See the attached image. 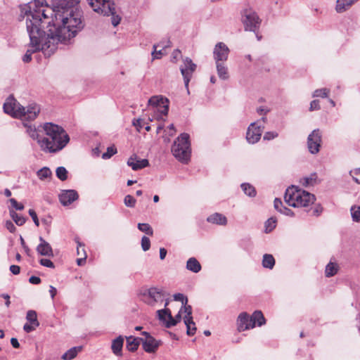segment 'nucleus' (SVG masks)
Masks as SVG:
<instances>
[{
  "instance_id": "43",
  "label": "nucleus",
  "mask_w": 360,
  "mask_h": 360,
  "mask_svg": "<svg viewBox=\"0 0 360 360\" xmlns=\"http://www.w3.org/2000/svg\"><path fill=\"white\" fill-rule=\"evenodd\" d=\"M136 199L131 195H127L124 199V205L128 207H134L136 205Z\"/></svg>"
},
{
  "instance_id": "1",
  "label": "nucleus",
  "mask_w": 360,
  "mask_h": 360,
  "mask_svg": "<svg viewBox=\"0 0 360 360\" xmlns=\"http://www.w3.org/2000/svg\"><path fill=\"white\" fill-rule=\"evenodd\" d=\"M44 0H34L20 8V18L25 20L30 37L24 63L32 60V55L41 51L50 57L58 44H67L84 26L79 0H54L52 6Z\"/></svg>"
},
{
  "instance_id": "54",
  "label": "nucleus",
  "mask_w": 360,
  "mask_h": 360,
  "mask_svg": "<svg viewBox=\"0 0 360 360\" xmlns=\"http://www.w3.org/2000/svg\"><path fill=\"white\" fill-rule=\"evenodd\" d=\"M38 326H35L33 324L30 323H25L23 326V329L26 333H30L36 329Z\"/></svg>"
},
{
  "instance_id": "17",
  "label": "nucleus",
  "mask_w": 360,
  "mask_h": 360,
  "mask_svg": "<svg viewBox=\"0 0 360 360\" xmlns=\"http://www.w3.org/2000/svg\"><path fill=\"white\" fill-rule=\"evenodd\" d=\"M127 165L131 167L134 171L145 168L149 165L147 159H137L136 155H131L127 160Z\"/></svg>"
},
{
  "instance_id": "48",
  "label": "nucleus",
  "mask_w": 360,
  "mask_h": 360,
  "mask_svg": "<svg viewBox=\"0 0 360 360\" xmlns=\"http://www.w3.org/2000/svg\"><path fill=\"white\" fill-rule=\"evenodd\" d=\"M9 202H11L13 207L17 210H22L24 209V205L18 202V201L14 198H10Z\"/></svg>"
},
{
  "instance_id": "12",
  "label": "nucleus",
  "mask_w": 360,
  "mask_h": 360,
  "mask_svg": "<svg viewBox=\"0 0 360 360\" xmlns=\"http://www.w3.org/2000/svg\"><path fill=\"white\" fill-rule=\"evenodd\" d=\"M230 50L224 42H218L213 49V58L215 63L226 62L228 59Z\"/></svg>"
},
{
  "instance_id": "28",
  "label": "nucleus",
  "mask_w": 360,
  "mask_h": 360,
  "mask_svg": "<svg viewBox=\"0 0 360 360\" xmlns=\"http://www.w3.org/2000/svg\"><path fill=\"white\" fill-rule=\"evenodd\" d=\"M169 44H170V41H167L165 44V42H161L158 45H153L154 51L152 53L153 58H160L162 55L163 54L162 50H159V51L156 50L158 46L162 47V49H164L167 48V46H170Z\"/></svg>"
},
{
  "instance_id": "27",
  "label": "nucleus",
  "mask_w": 360,
  "mask_h": 360,
  "mask_svg": "<svg viewBox=\"0 0 360 360\" xmlns=\"http://www.w3.org/2000/svg\"><path fill=\"white\" fill-rule=\"evenodd\" d=\"M275 264V259L271 255L265 254L263 256L262 265L266 269H271Z\"/></svg>"
},
{
  "instance_id": "6",
  "label": "nucleus",
  "mask_w": 360,
  "mask_h": 360,
  "mask_svg": "<svg viewBox=\"0 0 360 360\" xmlns=\"http://www.w3.org/2000/svg\"><path fill=\"white\" fill-rule=\"evenodd\" d=\"M172 153L181 162H188L191 156V143L188 134L182 133L178 136L172 146Z\"/></svg>"
},
{
  "instance_id": "35",
  "label": "nucleus",
  "mask_w": 360,
  "mask_h": 360,
  "mask_svg": "<svg viewBox=\"0 0 360 360\" xmlns=\"http://www.w3.org/2000/svg\"><path fill=\"white\" fill-rule=\"evenodd\" d=\"M37 174L39 179L45 180L51 176L52 172L49 167H44L38 170Z\"/></svg>"
},
{
  "instance_id": "40",
  "label": "nucleus",
  "mask_w": 360,
  "mask_h": 360,
  "mask_svg": "<svg viewBox=\"0 0 360 360\" xmlns=\"http://www.w3.org/2000/svg\"><path fill=\"white\" fill-rule=\"evenodd\" d=\"M330 93V89L327 88H322L316 89L313 93V97H321V98H327Z\"/></svg>"
},
{
  "instance_id": "22",
  "label": "nucleus",
  "mask_w": 360,
  "mask_h": 360,
  "mask_svg": "<svg viewBox=\"0 0 360 360\" xmlns=\"http://www.w3.org/2000/svg\"><path fill=\"white\" fill-rule=\"evenodd\" d=\"M217 72L219 77L222 80H226L229 79V71L228 68L225 65V62L215 63Z\"/></svg>"
},
{
  "instance_id": "47",
  "label": "nucleus",
  "mask_w": 360,
  "mask_h": 360,
  "mask_svg": "<svg viewBox=\"0 0 360 360\" xmlns=\"http://www.w3.org/2000/svg\"><path fill=\"white\" fill-rule=\"evenodd\" d=\"M183 308H184V312L186 314V315L184 318V320L190 319V318H191V319H193L191 306L186 304V305H183Z\"/></svg>"
},
{
  "instance_id": "62",
  "label": "nucleus",
  "mask_w": 360,
  "mask_h": 360,
  "mask_svg": "<svg viewBox=\"0 0 360 360\" xmlns=\"http://www.w3.org/2000/svg\"><path fill=\"white\" fill-rule=\"evenodd\" d=\"M11 344L12 345V346L14 348H19V347H20V344L18 342V340L16 338H12L11 339Z\"/></svg>"
},
{
  "instance_id": "33",
  "label": "nucleus",
  "mask_w": 360,
  "mask_h": 360,
  "mask_svg": "<svg viewBox=\"0 0 360 360\" xmlns=\"http://www.w3.org/2000/svg\"><path fill=\"white\" fill-rule=\"evenodd\" d=\"M277 219L275 217H270L264 224L265 233H268L272 231L276 226Z\"/></svg>"
},
{
  "instance_id": "59",
  "label": "nucleus",
  "mask_w": 360,
  "mask_h": 360,
  "mask_svg": "<svg viewBox=\"0 0 360 360\" xmlns=\"http://www.w3.org/2000/svg\"><path fill=\"white\" fill-rule=\"evenodd\" d=\"M82 251H83L84 257L79 258L77 259V263L79 266H82L86 261V252H85L84 248L82 249Z\"/></svg>"
},
{
  "instance_id": "7",
  "label": "nucleus",
  "mask_w": 360,
  "mask_h": 360,
  "mask_svg": "<svg viewBox=\"0 0 360 360\" xmlns=\"http://www.w3.org/2000/svg\"><path fill=\"white\" fill-rule=\"evenodd\" d=\"M165 292L157 288H150L141 291V300L150 306H155L158 302H162L166 297Z\"/></svg>"
},
{
  "instance_id": "42",
  "label": "nucleus",
  "mask_w": 360,
  "mask_h": 360,
  "mask_svg": "<svg viewBox=\"0 0 360 360\" xmlns=\"http://www.w3.org/2000/svg\"><path fill=\"white\" fill-rule=\"evenodd\" d=\"M115 153H117V148L113 146H109L107 148V151L103 153L102 158L104 160L109 159Z\"/></svg>"
},
{
  "instance_id": "32",
  "label": "nucleus",
  "mask_w": 360,
  "mask_h": 360,
  "mask_svg": "<svg viewBox=\"0 0 360 360\" xmlns=\"http://www.w3.org/2000/svg\"><path fill=\"white\" fill-rule=\"evenodd\" d=\"M26 319L29 323L34 325L35 326H39V322L37 320V312L34 310L27 311V315H26Z\"/></svg>"
},
{
  "instance_id": "44",
  "label": "nucleus",
  "mask_w": 360,
  "mask_h": 360,
  "mask_svg": "<svg viewBox=\"0 0 360 360\" xmlns=\"http://www.w3.org/2000/svg\"><path fill=\"white\" fill-rule=\"evenodd\" d=\"M349 174L352 176L353 180L356 183L360 184V167L354 170H351L349 172Z\"/></svg>"
},
{
  "instance_id": "34",
  "label": "nucleus",
  "mask_w": 360,
  "mask_h": 360,
  "mask_svg": "<svg viewBox=\"0 0 360 360\" xmlns=\"http://www.w3.org/2000/svg\"><path fill=\"white\" fill-rule=\"evenodd\" d=\"M10 215L18 226H22L26 221L25 217L19 215L13 210H10Z\"/></svg>"
},
{
  "instance_id": "4",
  "label": "nucleus",
  "mask_w": 360,
  "mask_h": 360,
  "mask_svg": "<svg viewBox=\"0 0 360 360\" xmlns=\"http://www.w3.org/2000/svg\"><path fill=\"white\" fill-rule=\"evenodd\" d=\"M285 202L291 207H307L314 202L316 197L306 191L292 186L288 187L284 195Z\"/></svg>"
},
{
  "instance_id": "52",
  "label": "nucleus",
  "mask_w": 360,
  "mask_h": 360,
  "mask_svg": "<svg viewBox=\"0 0 360 360\" xmlns=\"http://www.w3.org/2000/svg\"><path fill=\"white\" fill-rule=\"evenodd\" d=\"M39 263L45 267L54 268L53 263L49 259H41Z\"/></svg>"
},
{
  "instance_id": "30",
  "label": "nucleus",
  "mask_w": 360,
  "mask_h": 360,
  "mask_svg": "<svg viewBox=\"0 0 360 360\" xmlns=\"http://www.w3.org/2000/svg\"><path fill=\"white\" fill-rule=\"evenodd\" d=\"M181 319V311L175 316V317H173L171 314H169V320L165 323L166 328H171L172 326H176L179 322H180Z\"/></svg>"
},
{
  "instance_id": "11",
  "label": "nucleus",
  "mask_w": 360,
  "mask_h": 360,
  "mask_svg": "<svg viewBox=\"0 0 360 360\" xmlns=\"http://www.w3.org/2000/svg\"><path fill=\"white\" fill-rule=\"evenodd\" d=\"M264 128V125H257V123H251L248 128L246 139L248 143L254 144L259 141Z\"/></svg>"
},
{
  "instance_id": "18",
  "label": "nucleus",
  "mask_w": 360,
  "mask_h": 360,
  "mask_svg": "<svg viewBox=\"0 0 360 360\" xmlns=\"http://www.w3.org/2000/svg\"><path fill=\"white\" fill-rule=\"evenodd\" d=\"M40 243L37 247V251L39 254L44 256H53V250L50 244L42 237H39Z\"/></svg>"
},
{
  "instance_id": "60",
  "label": "nucleus",
  "mask_w": 360,
  "mask_h": 360,
  "mask_svg": "<svg viewBox=\"0 0 360 360\" xmlns=\"http://www.w3.org/2000/svg\"><path fill=\"white\" fill-rule=\"evenodd\" d=\"M30 283L32 284H39L41 282V279L37 276H31L29 279Z\"/></svg>"
},
{
  "instance_id": "58",
  "label": "nucleus",
  "mask_w": 360,
  "mask_h": 360,
  "mask_svg": "<svg viewBox=\"0 0 360 360\" xmlns=\"http://www.w3.org/2000/svg\"><path fill=\"white\" fill-rule=\"evenodd\" d=\"M133 124L137 128L138 131H140V129L143 127L142 125V120L137 119L133 121Z\"/></svg>"
},
{
  "instance_id": "55",
  "label": "nucleus",
  "mask_w": 360,
  "mask_h": 360,
  "mask_svg": "<svg viewBox=\"0 0 360 360\" xmlns=\"http://www.w3.org/2000/svg\"><path fill=\"white\" fill-rule=\"evenodd\" d=\"M6 227L11 233H14L16 230L15 226L11 221H7L6 222Z\"/></svg>"
},
{
  "instance_id": "13",
  "label": "nucleus",
  "mask_w": 360,
  "mask_h": 360,
  "mask_svg": "<svg viewBox=\"0 0 360 360\" xmlns=\"http://www.w3.org/2000/svg\"><path fill=\"white\" fill-rule=\"evenodd\" d=\"M148 104L155 107L162 108L160 113L166 116L169 111V100L162 96H153L148 100Z\"/></svg>"
},
{
  "instance_id": "50",
  "label": "nucleus",
  "mask_w": 360,
  "mask_h": 360,
  "mask_svg": "<svg viewBox=\"0 0 360 360\" xmlns=\"http://www.w3.org/2000/svg\"><path fill=\"white\" fill-rule=\"evenodd\" d=\"M30 216L32 217L34 224L37 226H39V219L37 217V214L36 213V212L32 210V209H30L28 212Z\"/></svg>"
},
{
  "instance_id": "10",
  "label": "nucleus",
  "mask_w": 360,
  "mask_h": 360,
  "mask_svg": "<svg viewBox=\"0 0 360 360\" xmlns=\"http://www.w3.org/2000/svg\"><path fill=\"white\" fill-rule=\"evenodd\" d=\"M142 335L144 336V338H141V343L144 351L147 353H155L161 345V341L156 340L148 332L144 331Z\"/></svg>"
},
{
  "instance_id": "15",
  "label": "nucleus",
  "mask_w": 360,
  "mask_h": 360,
  "mask_svg": "<svg viewBox=\"0 0 360 360\" xmlns=\"http://www.w3.org/2000/svg\"><path fill=\"white\" fill-rule=\"evenodd\" d=\"M184 63L189 65V69L180 68L181 75L184 77L185 86L188 87L193 72L195 70L196 65L193 63L192 60L189 58H186L184 60Z\"/></svg>"
},
{
  "instance_id": "57",
  "label": "nucleus",
  "mask_w": 360,
  "mask_h": 360,
  "mask_svg": "<svg viewBox=\"0 0 360 360\" xmlns=\"http://www.w3.org/2000/svg\"><path fill=\"white\" fill-rule=\"evenodd\" d=\"M338 264L336 263L330 262L326 266L325 270H338Z\"/></svg>"
},
{
  "instance_id": "25",
  "label": "nucleus",
  "mask_w": 360,
  "mask_h": 360,
  "mask_svg": "<svg viewBox=\"0 0 360 360\" xmlns=\"http://www.w3.org/2000/svg\"><path fill=\"white\" fill-rule=\"evenodd\" d=\"M81 350L82 347H72L63 354L62 359L63 360H71L74 359Z\"/></svg>"
},
{
  "instance_id": "24",
  "label": "nucleus",
  "mask_w": 360,
  "mask_h": 360,
  "mask_svg": "<svg viewBox=\"0 0 360 360\" xmlns=\"http://www.w3.org/2000/svg\"><path fill=\"white\" fill-rule=\"evenodd\" d=\"M252 321L255 324V326H262L265 324L266 320L261 311H255L251 316Z\"/></svg>"
},
{
  "instance_id": "16",
  "label": "nucleus",
  "mask_w": 360,
  "mask_h": 360,
  "mask_svg": "<svg viewBox=\"0 0 360 360\" xmlns=\"http://www.w3.org/2000/svg\"><path fill=\"white\" fill-rule=\"evenodd\" d=\"M79 195L75 190H65L59 195V200L60 203L67 206L72 204L75 200L78 198Z\"/></svg>"
},
{
  "instance_id": "64",
  "label": "nucleus",
  "mask_w": 360,
  "mask_h": 360,
  "mask_svg": "<svg viewBox=\"0 0 360 360\" xmlns=\"http://www.w3.org/2000/svg\"><path fill=\"white\" fill-rule=\"evenodd\" d=\"M168 129H169L168 134L170 136H173L176 132V130H175V128H174V126L173 124H171L169 126Z\"/></svg>"
},
{
  "instance_id": "26",
  "label": "nucleus",
  "mask_w": 360,
  "mask_h": 360,
  "mask_svg": "<svg viewBox=\"0 0 360 360\" xmlns=\"http://www.w3.org/2000/svg\"><path fill=\"white\" fill-rule=\"evenodd\" d=\"M243 191L249 197L253 198L256 196L257 191L253 186L248 183H243L240 185Z\"/></svg>"
},
{
  "instance_id": "20",
  "label": "nucleus",
  "mask_w": 360,
  "mask_h": 360,
  "mask_svg": "<svg viewBox=\"0 0 360 360\" xmlns=\"http://www.w3.org/2000/svg\"><path fill=\"white\" fill-rule=\"evenodd\" d=\"M127 345L126 347L129 352H135L137 350L140 343L141 342V338H135L134 336L126 337Z\"/></svg>"
},
{
  "instance_id": "46",
  "label": "nucleus",
  "mask_w": 360,
  "mask_h": 360,
  "mask_svg": "<svg viewBox=\"0 0 360 360\" xmlns=\"http://www.w3.org/2000/svg\"><path fill=\"white\" fill-rule=\"evenodd\" d=\"M173 297L175 301L181 302L183 305H186L188 303V298L186 296H184L182 293L174 294Z\"/></svg>"
},
{
  "instance_id": "41",
  "label": "nucleus",
  "mask_w": 360,
  "mask_h": 360,
  "mask_svg": "<svg viewBox=\"0 0 360 360\" xmlns=\"http://www.w3.org/2000/svg\"><path fill=\"white\" fill-rule=\"evenodd\" d=\"M351 214L354 221H360V207L354 206L351 208Z\"/></svg>"
},
{
  "instance_id": "61",
  "label": "nucleus",
  "mask_w": 360,
  "mask_h": 360,
  "mask_svg": "<svg viewBox=\"0 0 360 360\" xmlns=\"http://www.w3.org/2000/svg\"><path fill=\"white\" fill-rule=\"evenodd\" d=\"M257 111L259 115H266L269 112V110L266 108L261 106L257 108Z\"/></svg>"
},
{
  "instance_id": "5",
  "label": "nucleus",
  "mask_w": 360,
  "mask_h": 360,
  "mask_svg": "<svg viewBox=\"0 0 360 360\" xmlns=\"http://www.w3.org/2000/svg\"><path fill=\"white\" fill-rule=\"evenodd\" d=\"M93 10L104 16L111 15L113 26L120 24L121 18L117 14L115 3L112 0H86Z\"/></svg>"
},
{
  "instance_id": "31",
  "label": "nucleus",
  "mask_w": 360,
  "mask_h": 360,
  "mask_svg": "<svg viewBox=\"0 0 360 360\" xmlns=\"http://www.w3.org/2000/svg\"><path fill=\"white\" fill-rule=\"evenodd\" d=\"M186 269L187 270H201V265L195 257H191L187 261Z\"/></svg>"
},
{
  "instance_id": "23",
  "label": "nucleus",
  "mask_w": 360,
  "mask_h": 360,
  "mask_svg": "<svg viewBox=\"0 0 360 360\" xmlns=\"http://www.w3.org/2000/svg\"><path fill=\"white\" fill-rule=\"evenodd\" d=\"M300 182L304 187L314 186L318 183L317 174L312 173L309 176H304L300 179Z\"/></svg>"
},
{
  "instance_id": "53",
  "label": "nucleus",
  "mask_w": 360,
  "mask_h": 360,
  "mask_svg": "<svg viewBox=\"0 0 360 360\" xmlns=\"http://www.w3.org/2000/svg\"><path fill=\"white\" fill-rule=\"evenodd\" d=\"M320 109L319 101L318 100H314L310 103L309 110H318Z\"/></svg>"
},
{
  "instance_id": "49",
  "label": "nucleus",
  "mask_w": 360,
  "mask_h": 360,
  "mask_svg": "<svg viewBox=\"0 0 360 360\" xmlns=\"http://www.w3.org/2000/svg\"><path fill=\"white\" fill-rule=\"evenodd\" d=\"M274 208L279 212H281L284 207L281 200L279 198H275L274 202Z\"/></svg>"
},
{
  "instance_id": "19",
  "label": "nucleus",
  "mask_w": 360,
  "mask_h": 360,
  "mask_svg": "<svg viewBox=\"0 0 360 360\" xmlns=\"http://www.w3.org/2000/svg\"><path fill=\"white\" fill-rule=\"evenodd\" d=\"M124 345V338L122 335L118 336L112 341L111 349L112 353L117 356L122 355V347Z\"/></svg>"
},
{
  "instance_id": "14",
  "label": "nucleus",
  "mask_w": 360,
  "mask_h": 360,
  "mask_svg": "<svg viewBox=\"0 0 360 360\" xmlns=\"http://www.w3.org/2000/svg\"><path fill=\"white\" fill-rule=\"evenodd\" d=\"M238 330L245 331L255 327V324L250 316L246 312H243L239 314L237 319Z\"/></svg>"
},
{
  "instance_id": "29",
  "label": "nucleus",
  "mask_w": 360,
  "mask_h": 360,
  "mask_svg": "<svg viewBox=\"0 0 360 360\" xmlns=\"http://www.w3.org/2000/svg\"><path fill=\"white\" fill-rule=\"evenodd\" d=\"M184 323L186 326V333L189 336L193 335L196 332L195 323L193 322V319H186L184 320Z\"/></svg>"
},
{
  "instance_id": "63",
  "label": "nucleus",
  "mask_w": 360,
  "mask_h": 360,
  "mask_svg": "<svg viewBox=\"0 0 360 360\" xmlns=\"http://www.w3.org/2000/svg\"><path fill=\"white\" fill-rule=\"evenodd\" d=\"M3 298L6 300L5 304L7 307H9L11 302H10V296L8 294H2L1 295Z\"/></svg>"
},
{
  "instance_id": "36",
  "label": "nucleus",
  "mask_w": 360,
  "mask_h": 360,
  "mask_svg": "<svg viewBox=\"0 0 360 360\" xmlns=\"http://www.w3.org/2000/svg\"><path fill=\"white\" fill-rule=\"evenodd\" d=\"M157 314L160 321H163L165 324L167 321L166 320V317L169 319V314H171V311L168 308H165L163 309L158 310Z\"/></svg>"
},
{
  "instance_id": "21",
  "label": "nucleus",
  "mask_w": 360,
  "mask_h": 360,
  "mask_svg": "<svg viewBox=\"0 0 360 360\" xmlns=\"http://www.w3.org/2000/svg\"><path fill=\"white\" fill-rule=\"evenodd\" d=\"M207 221L210 223L218 225H226L227 224L226 217L224 215L217 212L209 216L207 218Z\"/></svg>"
},
{
  "instance_id": "51",
  "label": "nucleus",
  "mask_w": 360,
  "mask_h": 360,
  "mask_svg": "<svg viewBox=\"0 0 360 360\" xmlns=\"http://www.w3.org/2000/svg\"><path fill=\"white\" fill-rule=\"evenodd\" d=\"M278 136V134L276 131H267L264 135V139L269 141L276 138Z\"/></svg>"
},
{
  "instance_id": "38",
  "label": "nucleus",
  "mask_w": 360,
  "mask_h": 360,
  "mask_svg": "<svg viewBox=\"0 0 360 360\" xmlns=\"http://www.w3.org/2000/svg\"><path fill=\"white\" fill-rule=\"evenodd\" d=\"M138 229L143 232L146 233L147 235L152 236L153 234V231L152 227L150 226V224L146 223H139L138 224Z\"/></svg>"
},
{
  "instance_id": "45",
  "label": "nucleus",
  "mask_w": 360,
  "mask_h": 360,
  "mask_svg": "<svg viewBox=\"0 0 360 360\" xmlns=\"http://www.w3.org/2000/svg\"><path fill=\"white\" fill-rule=\"evenodd\" d=\"M150 239L146 236H143L141 238V248L143 251H147L150 249Z\"/></svg>"
},
{
  "instance_id": "56",
  "label": "nucleus",
  "mask_w": 360,
  "mask_h": 360,
  "mask_svg": "<svg viewBox=\"0 0 360 360\" xmlns=\"http://www.w3.org/2000/svg\"><path fill=\"white\" fill-rule=\"evenodd\" d=\"M283 214H285L286 216H289V217H293L294 216V212L289 208L286 207H284L283 209L282 210V211L280 212Z\"/></svg>"
},
{
  "instance_id": "9",
  "label": "nucleus",
  "mask_w": 360,
  "mask_h": 360,
  "mask_svg": "<svg viewBox=\"0 0 360 360\" xmlns=\"http://www.w3.org/2000/svg\"><path fill=\"white\" fill-rule=\"evenodd\" d=\"M321 143V133L319 129H314L308 136L307 148L311 154L319 152Z\"/></svg>"
},
{
  "instance_id": "2",
  "label": "nucleus",
  "mask_w": 360,
  "mask_h": 360,
  "mask_svg": "<svg viewBox=\"0 0 360 360\" xmlns=\"http://www.w3.org/2000/svg\"><path fill=\"white\" fill-rule=\"evenodd\" d=\"M43 129L47 136L39 140L41 150L54 153L64 148L70 141V137L63 127L51 122L44 124Z\"/></svg>"
},
{
  "instance_id": "3",
  "label": "nucleus",
  "mask_w": 360,
  "mask_h": 360,
  "mask_svg": "<svg viewBox=\"0 0 360 360\" xmlns=\"http://www.w3.org/2000/svg\"><path fill=\"white\" fill-rule=\"evenodd\" d=\"M3 108L5 113L13 117L27 120H34L40 112V108L37 104L32 103L25 108L12 96L7 98Z\"/></svg>"
},
{
  "instance_id": "8",
  "label": "nucleus",
  "mask_w": 360,
  "mask_h": 360,
  "mask_svg": "<svg viewBox=\"0 0 360 360\" xmlns=\"http://www.w3.org/2000/svg\"><path fill=\"white\" fill-rule=\"evenodd\" d=\"M241 20L245 30L253 32H257L262 22L257 13L250 9L243 11Z\"/></svg>"
},
{
  "instance_id": "39",
  "label": "nucleus",
  "mask_w": 360,
  "mask_h": 360,
  "mask_svg": "<svg viewBox=\"0 0 360 360\" xmlns=\"http://www.w3.org/2000/svg\"><path fill=\"white\" fill-rule=\"evenodd\" d=\"M56 176L61 181L68 179V171L64 167H58L56 171Z\"/></svg>"
},
{
  "instance_id": "37",
  "label": "nucleus",
  "mask_w": 360,
  "mask_h": 360,
  "mask_svg": "<svg viewBox=\"0 0 360 360\" xmlns=\"http://www.w3.org/2000/svg\"><path fill=\"white\" fill-rule=\"evenodd\" d=\"M25 127H27V134L32 139L37 140L38 142L39 140H41L39 139V133L35 127H32L31 125L27 126V124H25Z\"/></svg>"
}]
</instances>
